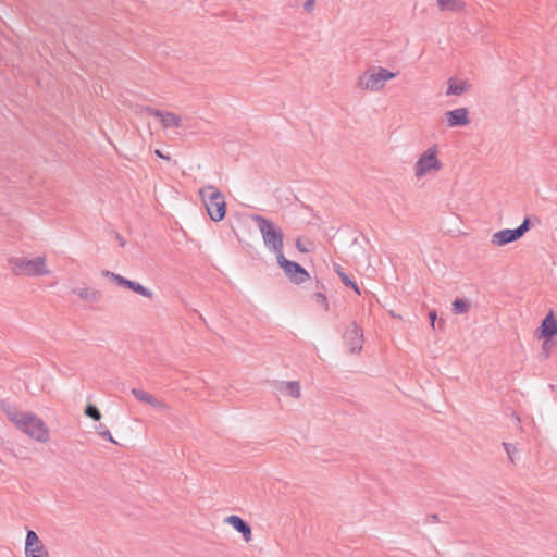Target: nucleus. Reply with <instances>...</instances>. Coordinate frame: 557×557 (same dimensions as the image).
<instances>
[{
    "label": "nucleus",
    "mask_w": 557,
    "mask_h": 557,
    "mask_svg": "<svg viewBox=\"0 0 557 557\" xmlns=\"http://www.w3.org/2000/svg\"><path fill=\"white\" fill-rule=\"evenodd\" d=\"M0 409L16 429L30 438L39 443H47L50 440L48 426L37 414L29 411H22L16 405L4 399L0 400Z\"/></svg>",
    "instance_id": "nucleus-1"
},
{
    "label": "nucleus",
    "mask_w": 557,
    "mask_h": 557,
    "mask_svg": "<svg viewBox=\"0 0 557 557\" xmlns=\"http://www.w3.org/2000/svg\"><path fill=\"white\" fill-rule=\"evenodd\" d=\"M252 221L257 224L264 243V246L273 251L276 257L283 255L284 234L283 231L275 225V223L260 214L251 216Z\"/></svg>",
    "instance_id": "nucleus-2"
},
{
    "label": "nucleus",
    "mask_w": 557,
    "mask_h": 557,
    "mask_svg": "<svg viewBox=\"0 0 557 557\" xmlns=\"http://www.w3.org/2000/svg\"><path fill=\"white\" fill-rule=\"evenodd\" d=\"M199 196L210 219L214 222L222 221L226 212L224 195L215 186L207 185L199 189Z\"/></svg>",
    "instance_id": "nucleus-3"
},
{
    "label": "nucleus",
    "mask_w": 557,
    "mask_h": 557,
    "mask_svg": "<svg viewBox=\"0 0 557 557\" xmlns=\"http://www.w3.org/2000/svg\"><path fill=\"white\" fill-rule=\"evenodd\" d=\"M8 262L10 269L16 275L41 276L48 275L50 273L45 257H37L34 259L12 257L8 260Z\"/></svg>",
    "instance_id": "nucleus-4"
},
{
    "label": "nucleus",
    "mask_w": 557,
    "mask_h": 557,
    "mask_svg": "<svg viewBox=\"0 0 557 557\" xmlns=\"http://www.w3.org/2000/svg\"><path fill=\"white\" fill-rule=\"evenodd\" d=\"M396 75L397 73L382 66L372 67L359 76L357 87L362 90L380 91L384 88L385 83L388 79L395 78Z\"/></svg>",
    "instance_id": "nucleus-5"
},
{
    "label": "nucleus",
    "mask_w": 557,
    "mask_h": 557,
    "mask_svg": "<svg viewBox=\"0 0 557 557\" xmlns=\"http://www.w3.org/2000/svg\"><path fill=\"white\" fill-rule=\"evenodd\" d=\"M437 147L428 148L417 160L413 165L414 176L422 178L423 176L437 172L442 169V162L437 158Z\"/></svg>",
    "instance_id": "nucleus-6"
},
{
    "label": "nucleus",
    "mask_w": 557,
    "mask_h": 557,
    "mask_svg": "<svg viewBox=\"0 0 557 557\" xmlns=\"http://www.w3.org/2000/svg\"><path fill=\"white\" fill-rule=\"evenodd\" d=\"M530 228V220L525 218L520 226L515 230L505 228L492 235L491 243L494 246H505L521 238Z\"/></svg>",
    "instance_id": "nucleus-7"
},
{
    "label": "nucleus",
    "mask_w": 557,
    "mask_h": 557,
    "mask_svg": "<svg viewBox=\"0 0 557 557\" xmlns=\"http://www.w3.org/2000/svg\"><path fill=\"white\" fill-rule=\"evenodd\" d=\"M278 265L284 270L285 275L295 284H300L309 278V273L305 268L295 261H289L284 253L276 258Z\"/></svg>",
    "instance_id": "nucleus-8"
},
{
    "label": "nucleus",
    "mask_w": 557,
    "mask_h": 557,
    "mask_svg": "<svg viewBox=\"0 0 557 557\" xmlns=\"http://www.w3.org/2000/svg\"><path fill=\"white\" fill-rule=\"evenodd\" d=\"M344 342L350 354H358L363 347V331L352 322L344 332Z\"/></svg>",
    "instance_id": "nucleus-9"
},
{
    "label": "nucleus",
    "mask_w": 557,
    "mask_h": 557,
    "mask_svg": "<svg viewBox=\"0 0 557 557\" xmlns=\"http://www.w3.org/2000/svg\"><path fill=\"white\" fill-rule=\"evenodd\" d=\"M101 274L106 277L112 278L117 285L129 288L131 290H133L144 297L152 298V296H153L152 292L150 289H148L147 287L143 286L141 284H139L135 281L127 280L120 274H116L109 270H103L101 272Z\"/></svg>",
    "instance_id": "nucleus-10"
},
{
    "label": "nucleus",
    "mask_w": 557,
    "mask_h": 557,
    "mask_svg": "<svg viewBox=\"0 0 557 557\" xmlns=\"http://www.w3.org/2000/svg\"><path fill=\"white\" fill-rule=\"evenodd\" d=\"M468 114L469 112L466 108H459L447 111L444 114V119L449 127L465 126L470 123Z\"/></svg>",
    "instance_id": "nucleus-11"
},
{
    "label": "nucleus",
    "mask_w": 557,
    "mask_h": 557,
    "mask_svg": "<svg viewBox=\"0 0 557 557\" xmlns=\"http://www.w3.org/2000/svg\"><path fill=\"white\" fill-rule=\"evenodd\" d=\"M225 522L232 525L237 532H239L245 542H250L252 539V532L250 525L243 520L239 516H228L225 518Z\"/></svg>",
    "instance_id": "nucleus-12"
},
{
    "label": "nucleus",
    "mask_w": 557,
    "mask_h": 557,
    "mask_svg": "<svg viewBox=\"0 0 557 557\" xmlns=\"http://www.w3.org/2000/svg\"><path fill=\"white\" fill-rule=\"evenodd\" d=\"M540 332V337L545 338L546 341L557 335V320L555 319L553 311H549L543 319Z\"/></svg>",
    "instance_id": "nucleus-13"
},
{
    "label": "nucleus",
    "mask_w": 557,
    "mask_h": 557,
    "mask_svg": "<svg viewBox=\"0 0 557 557\" xmlns=\"http://www.w3.org/2000/svg\"><path fill=\"white\" fill-rule=\"evenodd\" d=\"M132 394L139 401L146 403L159 409H168V406L164 401L157 399L153 395L149 394L144 389L132 388Z\"/></svg>",
    "instance_id": "nucleus-14"
},
{
    "label": "nucleus",
    "mask_w": 557,
    "mask_h": 557,
    "mask_svg": "<svg viewBox=\"0 0 557 557\" xmlns=\"http://www.w3.org/2000/svg\"><path fill=\"white\" fill-rule=\"evenodd\" d=\"M73 293L77 294L81 299L91 304L102 299V293L100 290L89 288L88 286L74 288Z\"/></svg>",
    "instance_id": "nucleus-15"
},
{
    "label": "nucleus",
    "mask_w": 557,
    "mask_h": 557,
    "mask_svg": "<svg viewBox=\"0 0 557 557\" xmlns=\"http://www.w3.org/2000/svg\"><path fill=\"white\" fill-rule=\"evenodd\" d=\"M447 85V96H460L470 88V84L467 81H458L454 77L448 79Z\"/></svg>",
    "instance_id": "nucleus-16"
},
{
    "label": "nucleus",
    "mask_w": 557,
    "mask_h": 557,
    "mask_svg": "<svg viewBox=\"0 0 557 557\" xmlns=\"http://www.w3.org/2000/svg\"><path fill=\"white\" fill-rule=\"evenodd\" d=\"M436 3L441 11L460 12L466 9L462 0H436Z\"/></svg>",
    "instance_id": "nucleus-17"
},
{
    "label": "nucleus",
    "mask_w": 557,
    "mask_h": 557,
    "mask_svg": "<svg viewBox=\"0 0 557 557\" xmlns=\"http://www.w3.org/2000/svg\"><path fill=\"white\" fill-rule=\"evenodd\" d=\"M159 120L164 128L180 127L182 125L181 116L169 111H161Z\"/></svg>",
    "instance_id": "nucleus-18"
},
{
    "label": "nucleus",
    "mask_w": 557,
    "mask_h": 557,
    "mask_svg": "<svg viewBox=\"0 0 557 557\" xmlns=\"http://www.w3.org/2000/svg\"><path fill=\"white\" fill-rule=\"evenodd\" d=\"M335 271L345 286L352 288L358 295H360V289L358 285L349 278V276L343 271L341 265H336Z\"/></svg>",
    "instance_id": "nucleus-19"
},
{
    "label": "nucleus",
    "mask_w": 557,
    "mask_h": 557,
    "mask_svg": "<svg viewBox=\"0 0 557 557\" xmlns=\"http://www.w3.org/2000/svg\"><path fill=\"white\" fill-rule=\"evenodd\" d=\"M42 544L37 533L33 530H28L25 540V552H30V547Z\"/></svg>",
    "instance_id": "nucleus-20"
},
{
    "label": "nucleus",
    "mask_w": 557,
    "mask_h": 557,
    "mask_svg": "<svg viewBox=\"0 0 557 557\" xmlns=\"http://www.w3.org/2000/svg\"><path fill=\"white\" fill-rule=\"evenodd\" d=\"M284 392L294 398H299L300 385L297 381L286 382L284 386Z\"/></svg>",
    "instance_id": "nucleus-21"
},
{
    "label": "nucleus",
    "mask_w": 557,
    "mask_h": 557,
    "mask_svg": "<svg viewBox=\"0 0 557 557\" xmlns=\"http://www.w3.org/2000/svg\"><path fill=\"white\" fill-rule=\"evenodd\" d=\"M469 309L470 305L463 299L457 298L453 302V310L457 314L466 313L469 311Z\"/></svg>",
    "instance_id": "nucleus-22"
},
{
    "label": "nucleus",
    "mask_w": 557,
    "mask_h": 557,
    "mask_svg": "<svg viewBox=\"0 0 557 557\" xmlns=\"http://www.w3.org/2000/svg\"><path fill=\"white\" fill-rule=\"evenodd\" d=\"M26 557H48V552L44 544L30 547V552H25Z\"/></svg>",
    "instance_id": "nucleus-23"
},
{
    "label": "nucleus",
    "mask_w": 557,
    "mask_h": 557,
    "mask_svg": "<svg viewBox=\"0 0 557 557\" xmlns=\"http://www.w3.org/2000/svg\"><path fill=\"white\" fill-rule=\"evenodd\" d=\"M85 414L95 421H99L101 419L100 410L96 406L90 404L86 406Z\"/></svg>",
    "instance_id": "nucleus-24"
},
{
    "label": "nucleus",
    "mask_w": 557,
    "mask_h": 557,
    "mask_svg": "<svg viewBox=\"0 0 557 557\" xmlns=\"http://www.w3.org/2000/svg\"><path fill=\"white\" fill-rule=\"evenodd\" d=\"M97 433L100 437L104 438V440H108L110 441L111 443L113 444H117L116 441L113 438V436L111 435L109 429L104 425V424H99L97 428Z\"/></svg>",
    "instance_id": "nucleus-25"
},
{
    "label": "nucleus",
    "mask_w": 557,
    "mask_h": 557,
    "mask_svg": "<svg viewBox=\"0 0 557 557\" xmlns=\"http://www.w3.org/2000/svg\"><path fill=\"white\" fill-rule=\"evenodd\" d=\"M313 300L317 305H319L320 307H322L325 311L329 310V301H327V298L326 296L323 294V293H315L313 295Z\"/></svg>",
    "instance_id": "nucleus-26"
},
{
    "label": "nucleus",
    "mask_w": 557,
    "mask_h": 557,
    "mask_svg": "<svg viewBox=\"0 0 557 557\" xmlns=\"http://www.w3.org/2000/svg\"><path fill=\"white\" fill-rule=\"evenodd\" d=\"M503 446L508 455V458L511 460V462H513L515 461L513 455L517 451L516 447L509 443H503Z\"/></svg>",
    "instance_id": "nucleus-27"
},
{
    "label": "nucleus",
    "mask_w": 557,
    "mask_h": 557,
    "mask_svg": "<svg viewBox=\"0 0 557 557\" xmlns=\"http://www.w3.org/2000/svg\"><path fill=\"white\" fill-rule=\"evenodd\" d=\"M315 4V0H306L304 3V10L308 13L312 12Z\"/></svg>",
    "instance_id": "nucleus-28"
},
{
    "label": "nucleus",
    "mask_w": 557,
    "mask_h": 557,
    "mask_svg": "<svg viewBox=\"0 0 557 557\" xmlns=\"http://www.w3.org/2000/svg\"><path fill=\"white\" fill-rule=\"evenodd\" d=\"M145 111L149 114V115H152V116H156L159 119V116L161 115V110H158V109H154L152 107H146L145 108Z\"/></svg>",
    "instance_id": "nucleus-29"
},
{
    "label": "nucleus",
    "mask_w": 557,
    "mask_h": 557,
    "mask_svg": "<svg viewBox=\"0 0 557 557\" xmlns=\"http://www.w3.org/2000/svg\"><path fill=\"white\" fill-rule=\"evenodd\" d=\"M438 521H440V519H438V516L436 513L429 515L425 518V523H435V522H438Z\"/></svg>",
    "instance_id": "nucleus-30"
},
{
    "label": "nucleus",
    "mask_w": 557,
    "mask_h": 557,
    "mask_svg": "<svg viewBox=\"0 0 557 557\" xmlns=\"http://www.w3.org/2000/svg\"><path fill=\"white\" fill-rule=\"evenodd\" d=\"M436 318H437V315H436V312L434 310L429 312V319H430V322H431V326L433 329L435 327Z\"/></svg>",
    "instance_id": "nucleus-31"
},
{
    "label": "nucleus",
    "mask_w": 557,
    "mask_h": 557,
    "mask_svg": "<svg viewBox=\"0 0 557 557\" xmlns=\"http://www.w3.org/2000/svg\"><path fill=\"white\" fill-rule=\"evenodd\" d=\"M296 247H297V249H298L299 251H301V252H307V251H308V249H307V248L304 246V244L301 243V239H300V238H298V239L296 240Z\"/></svg>",
    "instance_id": "nucleus-32"
},
{
    "label": "nucleus",
    "mask_w": 557,
    "mask_h": 557,
    "mask_svg": "<svg viewBox=\"0 0 557 557\" xmlns=\"http://www.w3.org/2000/svg\"><path fill=\"white\" fill-rule=\"evenodd\" d=\"M154 153H156L159 158H161V159L170 160V157L164 156V154H163L160 150H158V149L156 150V152H154Z\"/></svg>",
    "instance_id": "nucleus-33"
},
{
    "label": "nucleus",
    "mask_w": 557,
    "mask_h": 557,
    "mask_svg": "<svg viewBox=\"0 0 557 557\" xmlns=\"http://www.w3.org/2000/svg\"><path fill=\"white\" fill-rule=\"evenodd\" d=\"M543 349L545 350V357H547V356H548V352H547V350H548L547 342H545V343L543 344Z\"/></svg>",
    "instance_id": "nucleus-34"
},
{
    "label": "nucleus",
    "mask_w": 557,
    "mask_h": 557,
    "mask_svg": "<svg viewBox=\"0 0 557 557\" xmlns=\"http://www.w3.org/2000/svg\"><path fill=\"white\" fill-rule=\"evenodd\" d=\"M116 237H117V239L120 242V245L124 246L125 245V240L120 235H117Z\"/></svg>",
    "instance_id": "nucleus-35"
}]
</instances>
